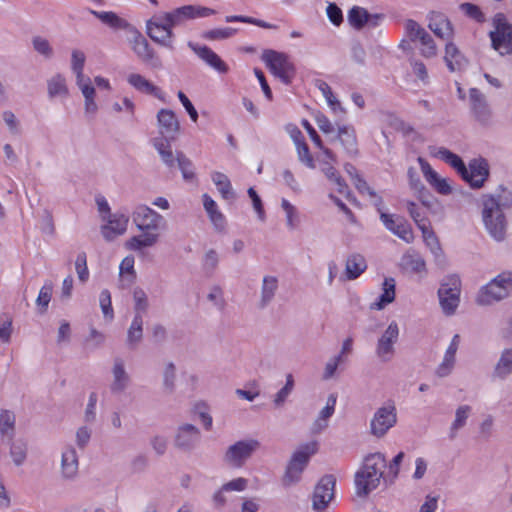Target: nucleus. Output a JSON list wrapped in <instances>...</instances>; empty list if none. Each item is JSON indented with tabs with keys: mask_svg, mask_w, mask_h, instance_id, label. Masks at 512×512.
Wrapping results in <instances>:
<instances>
[{
	"mask_svg": "<svg viewBox=\"0 0 512 512\" xmlns=\"http://www.w3.org/2000/svg\"><path fill=\"white\" fill-rule=\"evenodd\" d=\"M132 221L142 234L128 238L125 249L134 252H141L146 248L155 246L166 229V220L157 211L146 204H138L131 213Z\"/></svg>",
	"mask_w": 512,
	"mask_h": 512,
	"instance_id": "f257e3e1",
	"label": "nucleus"
},
{
	"mask_svg": "<svg viewBox=\"0 0 512 512\" xmlns=\"http://www.w3.org/2000/svg\"><path fill=\"white\" fill-rule=\"evenodd\" d=\"M508 194L503 191L498 196L484 195L482 197V221L487 233L497 242L503 241L506 236L507 221L503 208L510 206Z\"/></svg>",
	"mask_w": 512,
	"mask_h": 512,
	"instance_id": "f03ea898",
	"label": "nucleus"
},
{
	"mask_svg": "<svg viewBox=\"0 0 512 512\" xmlns=\"http://www.w3.org/2000/svg\"><path fill=\"white\" fill-rule=\"evenodd\" d=\"M85 62L86 55L80 49H73L71 51L70 69L75 77V84L80 90L84 103V114L87 118H94L99 110V105L96 100V88L92 84L90 77L85 75Z\"/></svg>",
	"mask_w": 512,
	"mask_h": 512,
	"instance_id": "7ed1b4c3",
	"label": "nucleus"
},
{
	"mask_svg": "<svg viewBox=\"0 0 512 512\" xmlns=\"http://www.w3.org/2000/svg\"><path fill=\"white\" fill-rule=\"evenodd\" d=\"M386 466V459L382 453L376 452L367 455L362 466L355 474L356 494L360 497H366L375 490L379 486L380 480L385 478L384 469Z\"/></svg>",
	"mask_w": 512,
	"mask_h": 512,
	"instance_id": "20e7f679",
	"label": "nucleus"
},
{
	"mask_svg": "<svg viewBox=\"0 0 512 512\" xmlns=\"http://www.w3.org/2000/svg\"><path fill=\"white\" fill-rule=\"evenodd\" d=\"M512 293V272L498 274L478 291L475 302L480 306H489L507 298Z\"/></svg>",
	"mask_w": 512,
	"mask_h": 512,
	"instance_id": "39448f33",
	"label": "nucleus"
},
{
	"mask_svg": "<svg viewBox=\"0 0 512 512\" xmlns=\"http://www.w3.org/2000/svg\"><path fill=\"white\" fill-rule=\"evenodd\" d=\"M317 451V443L311 442L300 447L295 451L287 464L285 473L282 477V484L289 487L298 483L301 475L309 463L310 457Z\"/></svg>",
	"mask_w": 512,
	"mask_h": 512,
	"instance_id": "423d86ee",
	"label": "nucleus"
},
{
	"mask_svg": "<svg viewBox=\"0 0 512 512\" xmlns=\"http://www.w3.org/2000/svg\"><path fill=\"white\" fill-rule=\"evenodd\" d=\"M174 23L167 18V12L152 16L146 22V32L152 41L169 50L174 49Z\"/></svg>",
	"mask_w": 512,
	"mask_h": 512,
	"instance_id": "0eeeda50",
	"label": "nucleus"
},
{
	"mask_svg": "<svg viewBox=\"0 0 512 512\" xmlns=\"http://www.w3.org/2000/svg\"><path fill=\"white\" fill-rule=\"evenodd\" d=\"M440 308L445 316H452L456 313L460 304L461 281L458 276L446 277L438 289Z\"/></svg>",
	"mask_w": 512,
	"mask_h": 512,
	"instance_id": "6e6552de",
	"label": "nucleus"
},
{
	"mask_svg": "<svg viewBox=\"0 0 512 512\" xmlns=\"http://www.w3.org/2000/svg\"><path fill=\"white\" fill-rule=\"evenodd\" d=\"M262 60L270 72L286 85L290 84L295 77L296 68L289 56L273 50L265 51Z\"/></svg>",
	"mask_w": 512,
	"mask_h": 512,
	"instance_id": "1a4fd4ad",
	"label": "nucleus"
},
{
	"mask_svg": "<svg viewBox=\"0 0 512 512\" xmlns=\"http://www.w3.org/2000/svg\"><path fill=\"white\" fill-rule=\"evenodd\" d=\"M493 25L494 30L490 32L493 48L500 55L510 54L512 52V25L502 13L494 16Z\"/></svg>",
	"mask_w": 512,
	"mask_h": 512,
	"instance_id": "9d476101",
	"label": "nucleus"
},
{
	"mask_svg": "<svg viewBox=\"0 0 512 512\" xmlns=\"http://www.w3.org/2000/svg\"><path fill=\"white\" fill-rule=\"evenodd\" d=\"M400 336V327L395 320H392L379 336L375 354L382 362H389L395 355V345Z\"/></svg>",
	"mask_w": 512,
	"mask_h": 512,
	"instance_id": "9b49d317",
	"label": "nucleus"
},
{
	"mask_svg": "<svg viewBox=\"0 0 512 512\" xmlns=\"http://www.w3.org/2000/svg\"><path fill=\"white\" fill-rule=\"evenodd\" d=\"M260 447L256 439L241 440L229 446L224 461L231 467L240 468Z\"/></svg>",
	"mask_w": 512,
	"mask_h": 512,
	"instance_id": "f8f14e48",
	"label": "nucleus"
},
{
	"mask_svg": "<svg viewBox=\"0 0 512 512\" xmlns=\"http://www.w3.org/2000/svg\"><path fill=\"white\" fill-rule=\"evenodd\" d=\"M336 478L332 474L324 475L314 488L312 495V509L315 512H324L335 495Z\"/></svg>",
	"mask_w": 512,
	"mask_h": 512,
	"instance_id": "ddd939ff",
	"label": "nucleus"
},
{
	"mask_svg": "<svg viewBox=\"0 0 512 512\" xmlns=\"http://www.w3.org/2000/svg\"><path fill=\"white\" fill-rule=\"evenodd\" d=\"M129 216L120 211L108 214L102 219L100 232L106 241H113L120 236H123L129 227Z\"/></svg>",
	"mask_w": 512,
	"mask_h": 512,
	"instance_id": "4468645a",
	"label": "nucleus"
},
{
	"mask_svg": "<svg viewBox=\"0 0 512 512\" xmlns=\"http://www.w3.org/2000/svg\"><path fill=\"white\" fill-rule=\"evenodd\" d=\"M215 11L211 8L200 5H184L167 12V18L175 26L184 24L186 21L198 18H206L214 15Z\"/></svg>",
	"mask_w": 512,
	"mask_h": 512,
	"instance_id": "2eb2a0df",
	"label": "nucleus"
},
{
	"mask_svg": "<svg viewBox=\"0 0 512 512\" xmlns=\"http://www.w3.org/2000/svg\"><path fill=\"white\" fill-rule=\"evenodd\" d=\"M461 177L475 189L481 188L489 176L488 162L483 158L473 159L465 166V173L461 172Z\"/></svg>",
	"mask_w": 512,
	"mask_h": 512,
	"instance_id": "dca6fc26",
	"label": "nucleus"
},
{
	"mask_svg": "<svg viewBox=\"0 0 512 512\" xmlns=\"http://www.w3.org/2000/svg\"><path fill=\"white\" fill-rule=\"evenodd\" d=\"M132 34L130 45L133 52L144 62H150L152 67L161 68L162 63L158 57L155 56L154 50L150 47L146 38L135 28L130 27Z\"/></svg>",
	"mask_w": 512,
	"mask_h": 512,
	"instance_id": "f3484780",
	"label": "nucleus"
},
{
	"mask_svg": "<svg viewBox=\"0 0 512 512\" xmlns=\"http://www.w3.org/2000/svg\"><path fill=\"white\" fill-rule=\"evenodd\" d=\"M379 213L380 219L387 230L408 244L414 241L412 228L402 217L384 213L382 210Z\"/></svg>",
	"mask_w": 512,
	"mask_h": 512,
	"instance_id": "a211bd4d",
	"label": "nucleus"
},
{
	"mask_svg": "<svg viewBox=\"0 0 512 512\" xmlns=\"http://www.w3.org/2000/svg\"><path fill=\"white\" fill-rule=\"evenodd\" d=\"M188 46L211 69L219 74L228 73L229 66L227 63L210 47L193 42H189Z\"/></svg>",
	"mask_w": 512,
	"mask_h": 512,
	"instance_id": "6ab92c4d",
	"label": "nucleus"
},
{
	"mask_svg": "<svg viewBox=\"0 0 512 512\" xmlns=\"http://www.w3.org/2000/svg\"><path fill=\"white\" fill-rule=\"evenodd\" d=\"M126 81L136 91L153 96L163 103L167 102L166 93L142 74L131 72L126 76Z\"/></svg>",
	"mask_w": 512,
	"mask_h": 512,
	"instance_id": "aec40b11",
	"label": "nucleus"
},
{
	"mask_svg": "<svg viewBox=\"0 0 512 512\" xmlns=\"http://www.w3.org/2000/svg\"><path fill=\"white\" fill-rule=\"evenodd\" d=\"M418 163L425 180L437 193L441 195L452 193L453 188L449 179L441 177L424 158L419 157Z\"/></svg>",
	"mask_w": 512,
	"mask_h": 512,
	"instance_id": "412c9836",
	"label": "nucleus"
},
{
	"mask_svg": "<svg viewBox=\"0 0 512 512\" xmlns=\"http://www.w3.org/2000/svg\"><path fill=\"white\" fill-rule=\"evenodd\" d=\"M158 131L160 139L173 141L179 132V121L175 113L170 109H160L157 113Z\"/></svg>",
	"mask_w": 512,
	"mask_h": 512,
	"instance_id": "4be33fe9",
	"label": "nucleus"
},
{
	"mask_svg": "<svg viewBox=\"0 0 512 512\" xmlns=\"http://www.w3.org/2000/svg\"><path fill=\"white\" fill-rule=\"evenodd\" d=\"M460 346V336L455 334L446 348L441 362L435 369V375L445 378L452 374L456 365V354Z\"/></svg>",
	"mask_w": 512,
	"mask_h": 512,
	"instance_id": "5701e85b",
	"label": "nucleus"
},
{
	"mask_svg": "<svg viewBox=\"0 0 512 512\" xmlns=\"http://www.w3.org/2000/svg\"><path fill=\"white\" fill-rule=\"evenodd\" d=\"M199 439V429L192 424H184L177 429L174 445L182 451H191L199 442Z\"/></svg>",
	"mask_w": 512,
	"mask_h": 512,
	"instance_id": "b1692460",
	"label": "nucleus"
},
{
	"mask_svg": "<svg viewBox=\"0 0 512 512\" xmlns=\"http://www.w3.org/2000/svg\"><path fill=\"white\" fill-rule=\"evenodd\" d=\"M381 16L370 14L365 8L355 6L348 12V22L355 29H362L365 26L376 27L379 25Z\"/></svg>",
	"mask_w": 512,
	"mask_h": 512,
	"instance_id": "393cba45",
	"label": "nucleus"
},
{
	"mask_svg": "<svg viewBox=\"0 0 512 512\" xmlns=\"http://www.w3.org/2000/svg\"><path fill=\"white\" fill-rule=\"evenodd\" d=\"M320 169L328 180L329 187L341 195L347 196L349 193L348 185L340 175L334 164L327 161H320Z\"/></svg>",
	"mask_w": 512,
	"mask_h": 512,
	"instance_id": "a878e982",
	"label": "nucleus"
},
{
	"mask_svg": "<svg viewBox=\"0 0 512 512\" xmlns=\"http://www.w3.org/2000/svg\"><path fill=\"white\" fill-rule=\"evenodd\" d=\"M381 294L370 304V309L381 311L388 305L393 303L396 298V281L392 277H387L383 280L381 286Z\"/></svg>",
	"mask_w": 512,
	"mask_h": 512,
	"instance_id": "bb28decb",
	"label": "nucleus"
},
{
	"mask_svg": "<svg viewBox=\"0 0 512 512\" xmlns=\"http://www.w3.org/2000/svg\"><path fill=\"white\" fill-rule=\"evenodd\" d=\"M429 29L439 38L443 40H451L453 38V27L448 18L438 12H432L429 16Z\"/></svg>",
	"mask_w": 512,
	"mask_h": 512,
	"instance_id": "cd10ccee",
	"label": "nucleus"
},
{
	"mask_svg": "<svg viewBox=\"0 0 512 512\" xmlns=\"http://www.w3.org/2000/svg\"><path fill=\"white\" fill-rule=\"evenodd\" d=\"M202 202L204 210L215 230L223 232L226 229L227 221L218 204L206 193L202 195Z\"/></svg>",
	"mask_w": 512,
	"mask_h": 512,
	"instance_id": "c85d7f7f",
	"label": "nucleus"
},
{
	"mask_svg": "<svg viewBox=\"0 0 512 512\" xmlns=\"http://www.w3.org/2000/svg\"><path fill=\"white\" fill-rule=\"evenodd\" d=\"M444 61L446 63L447 68L451 72L461 71L467 65V59L465 58V56L458 49V47L450 40L446 43L445 46Z\"/></svg>",
	"mask_w": 512,
	"mask_h": 512,
	"instance_id": "c756f323",
	"label": "nucleus"
},
{
	"mask_svg": "<svg viewBox=\"0 0 512 512\" xmlns=\"http://www.w3.org/2000/svg\"><path fill=\"white\" fill-rule=\"evenodd\" d=\"M47 94L50 99L68 98L69 87L63 74L56 73L47 80Z\"/></svg>",
	"mask_w": 512,
	"mask_h": 512,
	"instance_id": "7c9ffc66",
	"label": "nucleus"
},
{
	"mask_svg": "<svg viewBox=\"0 0 512 512\" xmlns=\"http://www.w3.org/2000/svg\"><path fill=\"white\" fill-rule=\"evenodd\" d=\"M130 384V376L126 371L123 360L116 359L112 367L111 390L119 393L128 388Z\"/></svg>",
	"mask_w": 512,
	"mask_h": 512,
	"instance_id": "2f4dec72",
	"label": "nucleus"
},
{
	"mask_svg": "<svg viewBox=\"0 0 512 512\" xmlns=\"http://www.w3.org/2000/svg\"><path fill=\"white\" fill-rule=\"evenodd\" d=\"M429 154L432 157L443 160L445 163L453 167L459 174H461V172L465 173V164L462 159L447 148L431 146L429 147Z\"/></svg>",
	"mask_w": 512,
	"mask_h": 512,
	"instance_id": "473e14b6",
	"label": "nucleus"
},
{
	"mask_svg": "<svg viewBox=\"0 0 512 512\" xmlns=\"http://www.w3.org/2000/svg\"><path fill=\"white\" fill-rule=\"evenodd\" d=\"M78 455L73 447L62 452L61 472L65 479H74L78 473Z\"/></svg>",
	"mask_w": 512,
	"mask_h": 512,
	"instance_id": "72a5a7b5",
	"label": "nucleus"
},
{
	"mask_svg": "<svg viewBox=\"0 0 512 512\" xmlns=\"http://www.w3.org/2000/svg\"><path fill=\"white\" fill-rule=\"evenodd\" d=\"M512 374V347L501 351L493 369V377L500 380L507 379Z\"/></svg>",
	"mask_w": 512,
	"mask_h": 512,
	"instance_id": "f704fd0d",
	"label": "nucleus"
},
{
	"mask_svg": "<svg viewBox=\"0 0 512 512\" xmlns=\"http://www.w3.org/2000/svg\"><path fill=\"white\" fill-rule=\"evenodd\" d=\"M89 12L99 19L103 24L115 30L130 29V24L113 11H96L90 9Z\"/></svg>",
	"mask_w": 512,
	"mask_h": 512,
	"instance_id": "c9c22d12",
	"label": "nucleus"
},
{
	"mask_svg": "<svg viewBox=\"0 0 512 512\" xmlns=\"http://www.w3.org/2000/svg\"><path fill=\"white\" fill-rule=\"evenodd\" d=\"M317 88L322 93L323 97L326 100V103L328 107L330 108L331 112L338 117H342L345 115L346 110L340 103V101L337 99V97L332 92L331 87L328 83L325 81H318L316 84Z\"/></svg>",
	"mask_w": 512,
	"mask_h": 512,
	"instance_id": "e433bc0d",
	"label": "nucleus"
},
{
	"mask_svg": "<svg viewBox=\"0 0 512 512\" xmlns=\"http://www.w3.org/2000/svg\"><path fill=\"white\" fill-rule=\"evenodd\" d=\"M366 269L367 263L361 254H352L347 258L345 275L348 280L357 279Z\"/></svg>",
	"mask_w": 512,
	"mask_h": 512,
	"instance_id": "4c0bfd02",
	"label": "nucleus"
},
{
	"mask_svg": "<svg viewBox=\"0 0 512 512\" xmlns=\"http://www.w3.org/2000/svg\"><path fill=\"white\" fill-rule=\"evenodd\" d=\"M337 137L348 154L355 155L357 153V138L352 126H339Z\"/></svg>",
	"mask_w": 512,
	"mask_h": 512,
	"instance_id": "58836bf2",
	"label": "nucleus"
},
{
	"mask_svg": "<svg viewBox=\"0 0 512 512\" xmlns=\"http://www.w3.org/2000/svg\"><path fill=\"white\" fill-rule=\"evenodd\" d=\"M280 206L285 215L287 229L290 231L296 230L301 223L299 209L286 198L281 199Z\"/></svg>",
	"mask_w": 512,
	"mask_h": 512,
	"instance_id": "ea45409f",
	"label": "nucleus"
},
{
	"mask_svg": "<svg viewBox=\"0 0 512 512\" xmlns=\"http://www.w3.org/2000/svg\"><path fill=\"white\" fill-rule=\"evenodd\" d=\"M352 181L358 192L363 196H367L371 203L377 207V210L381 211L383 201L377 192L358 173H355Z\"/></svg>",
	"mask_w": 512,
	"mask_h": 512,
	"instance_id": "a19ab883",
	"label": "nucleus"
},
{
	"mask_svg": "<svg viewBox=\"0 0 512 512\" xmlns=\"http://www.w3.org/2000/svg\"><path fill=\"white\" fill-rule=\"evenodd\" d=\"M234 394L239 400L255 402L261 396V385L257 380H250L244 383L241 388H237Z\"/></svg>",
	"mask_w": 512,
	"mask_h": 512,
	"instance_id": "79ce46f5",
	"label": "nucleus"
},
{
	"mask_svg": "<svg viewBox=\"0 0 512 512\" xmlns=\"http://www.w3.org/2000/svg\"><path fill=\"white\" fill-rule=\"evenodd\" d=\"M211 180L223 199L229 200L234 198L235 194L227 175L222 172L215 171L211 174Z\"/></svg>",
	"mask_w": 512,
	"mask_h": 512,
	"instance_id": "37998d69",
	"label": "nucleus"
},
{
	"mask_svg": "<svg viewBox=\"0 0 512 512\" xmlns=\"http://www.w3.org/2000/svg\"><path fill=\"white\" fill-rule=\"evenodd\" d=\"M471 107L479 119L484 120L488 115V106L483 94L476 88L469 92Z\"/></svg>",
	"mask_w": 512,
	"mask_h": 512,
	"instance_id": "c03bdc74",
	"label": "nucleus"
},
{
	"mask_svg": "<svg viewBox=\"0 0 512 512\" xmlns=\"http://www.w3.org/2000/svg\"><path fill=\"white\" fill-rule=\"evenodd\" d=\"M278 288V279L272 275L264 276L261 288V304L266 306L274 298Z\"/></svg>",
	"mask_w": 512,
	"mask_h": 512,
	"instance_id": "a18cd8bd",
	"label": "nucleus"
},
{
	"mask_svg": "<svg viewBox=\"0 0 512 512\" xmlns=\"http://www.w3.org/2000/svg\"><path fill=\"white\" fill-rule=\"evenodd\" d=\"M171 141L163 140V139H155L154 140V147L159 153L161 160L163 163L168 166L169 168H172L175 166V163H177L176 157H174L171 145Z\"/></svg>",
	"mask_w": 512,
	"mask_h": 512,
	"instance_id": "49530a36",
	"label": "nucleus"
},
{
	"mask_svg": "<svg viewBox=\"0 0 512 512\" xmlns=\"http://www.w3.org/2000/svg\"><path fill=\"white\" fill-rule=\"evenodd\" d=\"M397 418H371L370 433L376 437H382L396 424Z\"/></svg>",
	"mask_w": 512,
	"mask_h": 512,
	"instance_id": "de8ad7c7",
	"label": "nucleus"
},
{
	"mask_svg": "<svg viewBox=\"0 0 512 512\" xmlns=\"http://www.w3.org/2000/svg\"><path fill=\"white\" fill-rule=\"evenodd\" d=\"M402 264L410 269L411 271L415 273H424L426 272V263L424 259L414 253V252H407L402 257Z\"/></svg>",
	"mask_w": 512,
	"mask_h": 512,
	"instance_id": "09e8293b",
	"label": "nucleus"
},
{
	"mask_svg": "<svg viewBox=\"0 0 512 512\" xmlns=\"http://www.w3.org/2000/svg\"><path fill=\"white\" fill-rule=\"evenodd\" d=\"M177 165L182 173V177L187 182L195 180L196 174L193 163L182 152L176 154Z\"/></svg>",
	"mask_w": 512,
	"mask_h": 512,
	"instance_id": "8fccbe9b",
	"label": "nucleus"
},
{
	"mask_svg": "<svg viewBox=\"0 0 512 512\" xmlns=\"http://www.w3.org/2000/svg\"><path fill=\"white\" fill-rule=\"evenodd\" d=\"M1 119L11 135L16 136L21 133V122L12 110H3L1 112Z\"/></svg>",
	"mask_w": 512,
	"mask_h": 512,
	"instance_id": "3c124183",
	"label": "nucleus"
},
{
	"mask_svg": "<svg viewBox=\"0 0 512 512\" xmlns=\"http://www.w3.org/2000/svg\"><path fill=\"white\" fill-rule=\"evenodd\" d=\"M294 389V378L292 374H287L285 385L274 395L273 404L275 407H282Z\"/></svg>",
	"mask_w": 512,
	"mask_h": 512,
	"instance_id": "603ef678",
	"label": "nucleus"
},
{
	"mask_svg": "<svg viewBox=\"0 0 512 512\" xmlns=\"http://www.w3.org/2000/svg\"><path fill=\"white\" fill-rule=\"evenodd\" d=\"M237 32L238 29L232 27L214 28L203 32L202 38L209 41L225 40L231 38Z\"/></svg>",
	"mask_w": 512,
	"mask_h": 512,
	"instance_id": "864d4df0",
	"label": "nucleus"
},
{
	"mask_svg": "<svg viewBox=\"0 0 512 512\" xmlns=\"http://www.w3.org/2000/svg\"><path fill=\"white\" fill-rule=\"evenodd\" d=\"M421 232L423 235V239L425 241V244L430 249L431 253L434 256H440L442 253V249L440 246V243L438 241V238L436 237L435 233L432 231L430 225L426 227H421Z\"/></svg>",
	"mask_w": 512,
	"mask_h": 512,
	"instance_id": "5fc2aeb1",
	"label": "nucleus"
},
{
	"mask_svg": "<svg viewBox=\"0 0 512 512\" xmlns=\"http://www.w3.org/2000/svg\"><path fill=\"white\" fill-rule=\"evenodd\" d=\"M135 258L132 255L126 256L120 263L119 276L121 281L131 283L135 278L134 270Z\"/></svg>",
	"mask_w": 512,
	"mask_h": 512,
	"instance_id": "6e6d98bb",
	"label": "nucleus"
},
{
	"mask_svg": "<svg viewBox=\"0 0 512 512\" xmlns=\"http://www.w3.org/2000/svg\"><path fill=\"white\" fill-rule=\"evenodd\" d=\"M112 112L116 114L126 113L131 119L135 117L136 104L128 96L122 97L121 101H116L111 106Z\"/></svg>",
	"mask_w": 512,
	"mask_h": 512,
	"instance_id": "4d7b16f0",
	"label": "nucleus"
},
{
	"mask_svg": "<svg viewBox=\"0 0 512 512\" xmlns=\"http://www.w3.org/2000/svg\"><path fill=\"white\" fill-rule=\"evenodd\" d=\"M133 301L135 315H141L143 317V314L149 307V300L145 291L141 288H135L133 291Z\"/></svg>",
	"mask_w": 512,
	"mask_h": 512,
	"instance_id": "13d9d810",
	"label": "nucleus"
},
{
	"mask_svg": "<svg viewBox=\"0 0 512 512\" xmlns=\"http://www.w3.org/2000/svg\"><path fill=\"white\" fill-rule=\"evenodd\" d=\"M33 49L43 56L45 59H51L54 56V50L50 42L41 36H36L32 39Z\"/></svg>",
	"mask_w": 512,
	"mask_h": 512,
	"instance_id": "bf43d9fd",
	"label": "nucleus"
},
{
	"mask_svg": "<svg viewBox=\"0 0 512 512\" xmlns=\"http://www.w3.org/2000/svg\"><path fill=\"white\" fill-rule=\"evenodd\" d=\"M143 317L141 315H135L132 323L128 329V342L130 344L138 343L143 335Z\"/></svg>",
	"mask_w": 512,
	"mask_h": 512,
	"instance_id": "052dcab7",
	"label": "nucleus"
},
{
	"mask_svg": "<svg viewBox=\"0 0 512 512\" xmlns=\"http://www.w3.org/2000/svg\"><path fill=\"white\" fill-rule=\"evenodd\" d=\"M347 361L338 356L337 354L328 359L325 363L322 378L324 380H330L336 376L338 368L345 364Z\"/></svg>",
	"mask_w": 512,
	"mask_h": 512,
	"instance_id": "680f3d73",
	"label": "nucleus"
},
{
	"mask_svg": "<svg viewBox=\"0 0 512 512\" xmlns=\"http://www.w3.org/2000/svg\"><path fill=\"white\" fill-rule=\"evenodd\" d=\"M407 210L419 229L430 225L424 209L414 202H408Z\"/></svg>",
	"mask_w": 512,
	"mask_h": 512,
	"instance_id": "e2e57ef3",
	"label": "nucleus"
},
{
	"mask_svg": "<svg viewBox=\"0 0 512 512\" xmlns=\"http://www.w3.org/2000/svg\"><path fill=\"white\" fill-rule=\"evenodd\" d=\"M99 305L104 318L108 321H112L114 318V311L112 307L111 294L107 289L101 291L99 295Z\"/></svg>",
	"mask_w": 512,
	"mask_h": 512,
	"instance_id": "0e129e2a",
	"label": "nucleus"
},
{
	"mask_svg": "<svg viewBox=\"0 0 512 512\" xmlns=\"http://www.w3.org/2000/svg\"><path fill=\"white\" fill-rule=\"evenodd\" d=\"M405 31L412 41L421 40L428 32L416 21L409 19L405 22Z\"/></svg>",
	"mask_w": 512,
	"mask_h": 512,
	"instance_id": "69168bd1",
	"label": "nucleus"
},
{
	"mask_svg": "<svg viewBox=\"0 0 512 512\" xmlns=\"http://www.w3.org/2000/svg\"><path fill=\"white\" fill-rule=\"evenodd\" d=\"M75 270L78 275V279L85 283L89 279V270L87 267V256L85 252L78 253L75 260Z\"/></svg>",
	"mask_w": 512,
	"mask_h": 512,
	"instance_id": "338daca9",
	"label": "nucleus"
},
{
	"mask_svg": "<svg viewBox=\"0 0 512 512\" xmlns=\"http://www.w3.org/2000/svg\"><path fill=\"white\" fill-rule=\"evenodd\" d=\"M419 42L421 44L420 53L423 57L433 58L437 55V46L428 33Z\"/></svg>",
	"mask_w": 512,
	"mask_h": 512,
	"instance_id": "774afa93",
	"label": "nucleus"
}]
</instances>
